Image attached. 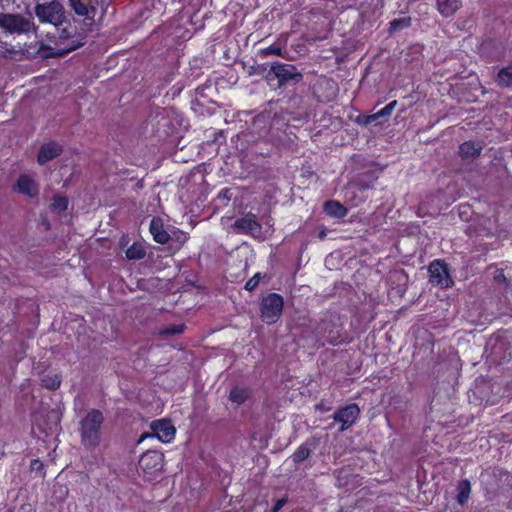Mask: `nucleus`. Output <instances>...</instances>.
<instances>
[{
	"instance_id": "obj_1",
	"label": "nucleus",
	"mask_w": 512,
	"mask_h": 512,
	"mask_svg": "<svg viewBox=\"0 0 512 512\" xmlns=\"http://www.w3.org/2000/svg\"><path fill=\"white\" fill-rule=\"evenodd\" d=\"M103 415L99 410H91L81 421L82 442L86 446L95 447L99 444V429Z\"/></svg>"
},
{
	"instance_id": "obj_2",
	"label": "nucleus",
	"mask_w": 512,
	"mask_h": 512,
	"mask_svg": "<svg viewBox=\"0 0 512 512\" xmlns=\"http://www.w3.org/2000/svg\"><path fill=\"white\" fill-rule=\"evenodd\" d=\"M283 298L276 293L265 296L260 305L261 319L266 324H274L278 321L283 310Z\"/></svg>"
},
{
	"instance_id": "obj_3",
	"label": "nucleus",
	"mask_w": 512,
	"mask_h": 512,
	"mask_svg": "<svg viewBox=\"0 0 512 512\" xmlns=\"http://www.w3.org/2000/svg\"><path fill=\"white\" fill-rule=\"evenodd\" d=\"M163 466L164 456L155 450L145 452L139 459V469L147 480H152Z\"/></svg>"
},
{
	"instance_id": "obj_4",
	"label": "nucleus",
	"mask_w": 512,
	"mask_h": 512,
	"mask_svg": "<svg viewBox=\"0 0 512 512\" xmlns=\"http://www.w3.org/2000/svg\"><path fill=\"white\" fill-rule=\"evenodd\" d=\"M36 15L41 22L55 27L61 25L65 19L63 6L57 2L38 4L36 6Z\"/></svg>"
},
{
	"instance_id": "obj_5",
	"label": "nucleus",
	"mask_w": 512,
	"mask_h": 512,
	"mask_svg": "<svg viewBox=\"0 0 512 512\" xmlns=\"http://www.w3.org/2000/svg\"><path fill=\"white\" fill-rule=\"evenodd\" d=\"M0 27L9 34H25L31 30V23L21 15L0 13Z\"/></svg>"
},
{
	"instance_id": "obj_6",
	"label": "nucleus",
	"mask_w": 512,
	"mask_h": 512,
	"mask_svg": "<svg viewBox=\"0 0 512 512\" xmlns=\"http://www.w3.org/2000/svg\"><path fill=\"white\" fill-rule=\"evenodd\" d=\"M234 227L241 233L249 234L254 238L262 239L264 237L262 226L257 221L256 215L247 213L243 217L237 219Z\"/></svg>"
},
{
	"instance_id": "obj_7",
	"label": "nucleus",
	"mask_w": 512,
	"mask_h": 512,
	"mask_svg": "<svg viewBox=\"0 0 512 512\" xmlns=\"http://www.w3.org/2000/svg\"><path fill=\"white\" fill-rule=\"evenodd\" d=\"M359 414V407L356 404H350L337 410L333 415V419L341 423L342 426L340 430L344 431L356 422Z\"/></svg>"
},
{
	"instance_id": "obj_8",
	"label": "nucleus",
	"mask_w": 512,
	"mask_h": 512,
	"mask_svg": "<svg viewBox=\"0 0 512 512\" xmlns=\"http://www.w3.org/2000/svg\"><path fill=\"white\" fill-rule=\"evenodd\" d=\"M430 282L441 286L448 287L451 283L446 265L440 260H434L429 266Z\"/></svg>"
},
{
	"instance_id": "obj_9",
	"label": "nucleus",
	"mask_w": 512,
	"mask_h": 512,
	"mask_svg": "<svg viewBox=\"0 0 512 512\" xmlns=\"http://www.w3.org/2000/svg\"><path fill=\"white\" fill-rule=\"evenodd\" d=\"M153 436L163 443L171 442L175 437V428L170 421L160 419L151 424Z\"/></svg>"
},
{
	"instance_id": "obj_10",
	"label": "nucleus",
	"mask_w": 512,
	"mask_h": 512,
	"mask_svg": "<svg viewBox=\"0 0 512 512\" xmlns=\"http://www.w3.org/2000/svg\"><path fill=\"white\" fill-rule=\"evenodd\" d=\"M271 71L279 79V82L299 81L302 78L301 74L291 64L276 63L271 67Z\"/></svg>"
},
{
	"instance_id": "obj_11",
	"label": "nucleus",
	"mask_w": 512,
	"mask_h": 512,
	"mask_svg": "<svg viewBox=\"0 0 512 512\" xmlns=\"http://www.w3.org/2000/svg\"><path fill=\"white\" fill-rule=\"evenodd\" d=\"M69 5L77 15L90 21L93 20L95 8L91 5L90 0H69Z\"/></svg>"
},
{
	"instance_id": "obj_12",
	"label": "nucleus",
	"mask_w": 512,
	"mask_h": 512,
	"mask_svg": "<svg viewBox=\"0 0 512 512\" xmlns=\"http://www.w3.org/2000/svg\"><path fill=\"white\" fill-rule=\"evenodd\" d=\"M62 149L57 143L49 142L44 144L38 154V162L44 164L58 155H60Z\"/></svg>"
},
{
	"instance_id": "obj_13",
	"label": "nucleus",
	"mask_w": 512,
	"mask_h": 512,
	"mask_svg": "<svg viewBox=\"0 0 512 512\" xmlns=\"http://www.w3.org/2000/svg\"><path fill=\"white\" fill-rule=\"evenodd\" d=\"M150 232L157 243L165 244L170 239L168 232L163 228V224L159 219L154 218L151 220Z\"/></svg>"
},
{
	"instance_id": "obj_14",
	"label": "nucleus",
	"mask_w": 512,
	"mask_h": 512,
	"mask_svg": "<svg viewBox=\"0 0 512 512\" xmlns=\"http://www.w3.org/2000/svg\"><path fill=\"white\" fill-rule=\"evenodd\" d=\"M19 193L33 196L36 193V184L28 175H21L16 184Z\"/></svg>"
},
{
	"instance_id": "obj_15",
	"label": "nucleus",
	"mask_w": 512,
	"mask_h": 512,
	"mask_svg": "<svg viewBox=\"0 0 512 512\" xmlns=\"http://www.w3.org/2000/svg\"><path fill=\"white\" fill-rule=\"evenodd\" d=\"M460 5V0H437L438 11L445 17L452 16Z\"/></svg>"
},
{
	"instance_id": "obj_16",
	"label": "nucleus",
	"mask_w": 512,
	"mask_h": 512,
	"mask_svg": "<svg viewBox=\"0 0 512 512\" xmlns=\"http://www.w3.org/2000/svg\"><path fill=\"white\" fill-rule=\"evenodd\" d=\"M481 151V146L475 144L472 141L464 142L459 147V154L464 159H473L476 158Z\"/></svg>"
},
{
	"instance_id": "obj_17",
	"label": "nucleus",
	"mask_w": 512,
	"mask_h": 512,
	"mask_svg": "<svg viewBox=\"0 0 512 512\" xmlns=\"http://www.w3.org/2000/svg\"><path fill=\"white\" fill-rule=\"evenodd\" d=\"M324 211L326 214L336 218H343L347 215V209L335 200L327 201L324 205Z\"/></svg>"
},
{
	"instance_id": "obj_18",
	"label": "nucleus",
	"mask_w": 512,
	"mask_h": 512,
	"mask_svg": "<svg viewBox=\"0 0 512 512\" xmlns=\"http://www.w3.org/2000/svg\"><path fill=\"white\" fill-rule=\"evenodd\" d=\"M471 486L468 480H462L457 486V502L464 505L470 496Z\"/></svg>"
},
{
	"instance_id": "obj_19",
	"label": "nucleus",
	"mask_w": 512,
	"mask_h": 512,
	"mask_svg": "<svg viewBox=\"0 0 512 512\" xmlns=\"http://www.w3.org/2000/svg\"><path fill=\"white\" fill-rule=\"evenodd\" d=\"M129 260H140L145 257L146 250L141 243H133L125 252Z\"/></svg>"
},
{
	"instance_id": "obj_20",
	"label": "nucleus",
	"mask_w": 512,
	"mask_h": 512,
	"mask_svg": "<svg viewBox=\"0 0 512 512\" xmlns=\"http://www.w3.org/2000/svg\"><path fill=\"white\" fill-rule=\"evenodd\" d=\"M250 393L247 389H244V388H234L231 390L230 394H229V399L240 405L242 403L245 402V400L249 397Z\"/></svg>"
},
{
	"instance_id": "obj_21",
	"label": "nucleus",
	"mask_w": 512,
	"mask_h": 512,
	"mask_svg": "<svg viewBox=\"0 0 512 512\" xmlns=\"http://www.w3.org/2000/svg\"><path fill=\"white\" fill-rule=\"evenodd\" d=\"M497 81L501 86H509L512 83V66L501 69Z\"/></svg>"
},
{
	"instance_id": "obj_22",
	"label": "nucleus",
	"mask_w": 512,
	"mask_h": 512,
	"mask_svg": "<svg viewBox=\"0 0 512 512\" xmlns=\"http://www.w3.org/2000/svg\"><path fill=\"white\" fill-rule=\"evenodd\" d=\"M411 25V19L410 17H402L399 19H395L390 22V32H396L399 30H402L404 28H407Z\"/></svg>"
},
{
	"instance_id": "obj_23",
	"label": "nucleus",
	"mask_w": 512,
	"mask_h": 512,
	"mask_svg": "<svg viewBox=\"0 0 512 512\" xmlns=\"http://www.w3.org/2000/svg\"><path fill=\"white\" fill-rule=\"evenodd\" d=\"M68 207V200L65 197L56 196L53 198L51 208L54 212L60 214Z\"/></svg>"
},
{
	"instance_id": "obj_24",
	"label": "nucleus",
	"mask_w": 512,
	"mask_h": 512,
	"mask_svg": "<svg viewBox=\"0 0 512 512\" xmlns=\"http://www.w3.org/2000/svg\"><path fill=\"white\" fill-rule=\"evenodd\" d=\"M42 382L46 388L51 390L57 389L61 384L60 377L56 374L44 377Z\"/></svg>"
},
{
	"instance_id": "obj_25",
	"label": "nucleus",
	"mask_w": 512,
	"mask_h": 512,
	"mask_svg": "<svg viewBox=\"0 0 512 512\" xmlns=\"http://www.w3.org/2000/svg\"><path fill=\"white\" fill-rule=\"evenodd\" d=\"M310 454V450L305 445H301L292 455L295 463L305 460Z\"/></svg>"
},
{
	"instance_id": "obj_26",
	"label": "nucleus",
	"mask_w": 512,
	"mask_h": 512,
	"mask_svg": "<svg viewBox=\"0 0 512 512\" xmlns=\"http://www.w3.org/2000/svg\"><path fill=\"white\" fill-rule=\"evenodd\" d=\"M385 108L380 109L378 112L371 114V118L373 122L382 123L384 121H387L389 118V114L385 112Z\"/></svg>"
},
{
	"instance_id": "obj_27",
	"label": "nucleus",
	"mask_w": 512,
	"mask_h": 512,
	"mask_svg": "<svg viewBox=\"0 0 512 512\" xmlns=\"http://www.w3.org/2000/svg\"><path fill=\"white\" fill-rule=\"evenodd\" d=\"M259 281H260V274L257 273L246 282L245 289L248 291L254 290L257 287V285L259 284Z\"/></svg>"
},
{
	"instance_id": "obj_28",
	"label": "nucleus",
	"mask_w": 512,
	"mask_h": 512,
	"mask_svg": "<svg viewBox=\"0 0 512 512\" xmlns=\"http://www.w3.org/2000/svg\"><path fill=\"white\" fill-rule=\"evenodd\" d=\"M356 122L364 126L373 123L371 115H359L356 119Z\"/></svg>"
},
{
	"instance_id": "obj_29",
	"label": "nucleus",
	"mask_w": 512,
	"mask_h": 512,
	"mask_svg": "<svg viewBox=\"0 0 512 512\" xmlns=\"http://www.w3.org/2000/svg\"><path fill=\"white\" fill-rule=\"evenodd\" d=\"M184 325H173L172 327L168 328L165 332L168 334H180L184 331Z\"/></svg>"
},
{
	"instance_id": "obj_30",
	"label": "nucleus",
	"mask_w": 512,
	"mask_h": 512,
	"mask_svg": "<svg viewBox=\"0 0 512 512\" xmlns=\"http://www.w3.org/2000/svg\"><path fill=\"white\" fill-rule=\"evenodd\" d=\"M30 467L32 471H41L43 469V463L38 459H34L31 461Z\"/></svg>"
},
{
	"instance_id": "obj_31",
	"label": "nucleus",
	"mask_w": 512,
	"mask_h": 512,
	"mask_svg": "<svg viewBox=\"0 0 512 512\" xmlns=\"http://www.w3.org/2000/svg\"><path fill=\"white\" fill-rule=\"evenodd\" d=\"M285 500L284 499H280L276 502V504L273 506V508L271 509V512H278L282 507L283 505L285 504Z\"/></svg>"
},
{
	"instance_id": "obj_32",
	"label": "nucleus",
	"mask_w": 512,
	"mask_h": 512,
	"mask_svg": "<svg viewBox=\"0 0 512 512\" xmlns=\"http://www.w3.org/2000/svg\"><path fill=\"white\" fill-rule=\"evenodd\" d=\"M397 105V101H392L390 102L389 104H387L384 108H385V112H387L389 115H391V113L393 112V110L395 109Z\"/></svg>"
},
{
	"instance_id": "obj_33",
	"label": "nucleus",
	"mask_w": 512,
	"mask_h": 512,
	"mask_svg": "<svg viewBox=\"0 0 512 512\" xmlns=\"http://www.w3.org/2000/svg\"><path fill=\"white\" fill-rule=\"evenodd\" d=\"M469 206L461 205L460 206V215L463 216L464 214H468Z\"/></svg>"
},
{
	"instance_id": "obj_34",
	"label": "nucleus",
	"mask_w": 512,
	"mask_h": 512,
	"mask_svg": "<svg viewBox=\"0 0 512 512\" xmlns=\"http://www.w3.org/2000/svg\"><path fill=\"white\" fill-rule=\"evenodd\" d=\"M267 52H268V53H273V54H277V55H279V54H280V49H279V48H273V47H271V48H269V49L267 50Z\"/></svg>"
},
{
	"instance_id": "obj_35",
	"label": "nucleus",
	"mask_w": 512,
	"mask_h": 512,
	"mask_svg": "<svg viewBox=\"0 0 512 512\" xmlns=\"http://www.w3.org/2000/svg\"><path fill=\"white\" fill-rule=\"evenodd\" d=\"M336 340L337 339L334 336H328V337L325 338V341L330 342L332 344H334L336 342Z\"/></svg>"
},
{
	"instance_id": "obj_36",
	"label": "nucleus",
	"mask_w": 512,
	"mask_h": 512,
	"mask_svg": "<svg viewBox=\"0 0 512 512\" xmlns=\"http://www.w3.org/2000/svg\"><path fill=\"white\" fill-rule=\"evenodd\" d=\"M227 193H228V190H223V191H221V192H220V194H219V195H220V196H222V195H223V197H225V198H226V197H227V195H226Z\"/></svg>"
},
{
	"instance_id": "obj_37",
	"label": "nucleus",
	"mask_w": 512,
	"mask_h": 512,
	"mask_svg": "<svg viewBox=\"0 0 512 512\" xmlns=\"http://www.w3.org/2000/svg\"><path fill=\"white\" fill-rule=\"evenodd\" d=\"M124 241H125V239H124V238H122V239H121V245H124V244H125V242H124Z\"/></svg>"
},
{
	"instance_id": "obj_38",
	"label": "nucleus",
	"mask_w": 512,
	"mask_h": 512,
	"mask_svg": "<svg viewBox=\"0 0 512 512\" xmlns=\"http://www.w3.org/2000/svg\"><path fill=\"white\" fill-rule=\"evenodd\" d=\"M324 237V233H320V238H323Z\"/></svg>"
}]
</instances>
